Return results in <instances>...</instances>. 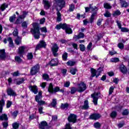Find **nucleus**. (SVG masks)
Wrapping results in <instances>:
<instances>
[{
	"instance_id": "obj_7",
	"label": "nucleus",
	"mask_w": 129,
	"mask_h": 129,
	"mask_svg": "<svg viewBox=\"0 0 129 129\" xmlns=\"http://www.w3.org/2000/svg\"><path fill=\"white\" fill-rule=\"evenodd\" d=\"M85 90H86V85L85 83L81 82L78 85V92L81 93L83 91H85Z\"/></svg>"
},
{
	"instance_id": "obj_16",
	"label": "nucleus",
	"mask_w": 129,
	"mask_h": 129,
	"mask_svg": "<svg viewBox=\"0 0 129 129\" xmlns=\"http://www.w3.org/2000/svg\"><path fill=\"white\" fill-rule=\"evenodd\" d=\"M58 63H59V60L57 58L52 59L49 62L50 66H57L58 65Z\"/></svg>"
},
{
	"instance_id": "obj_19",
	"label": "nucleus",
	"mask_w": 129,
	"mask_h": 129,
	"mask_svg": "<svg viewBox=\"0 0 129 129\" xmlns=\"http://www.w3.org/2000/svg\"><path fill=\"white\" fill-rule=\"evenodd\" d=\"M6 50L5 49L0 50V59L4 60L6 59Z\"/></svg>"
},
{
	"instance_id": "obj_35",
	"label": "nucleus",
	"mask_w": 129,
	"mask_h": 129,
	"mask_svg": "<svg viewBox=\"0 0 129 129\" xmlns=\"http://www.w3.org/2000/svg\"><path fill=\"white\" fill-rule=\"evenodd\" d=\"M76 62L74 61H72V60H69L67 62V64L68 65V66H74L76 64Z\"/></svg>"
},
{
	"instance_id": "obj_62",
	"label": "nucleus",
	"mask_w": 129,
	"mask_h": 129,
	"mask_svg": "<svg viewBox=\"0 0 129 129\" xmlns=\"http://www.w3.org/2000/svg\"><path fill=\"white\" fill-rule=\"evenodd\" d=\"M15 60L16 61H17V62H18L19 63H20V62H22V59L21 58V57L19 56H16Z\"/></svg>"
},
{
	"instance_id": "obj_39",
	"label": "nucleus",
	"mask_w": 129,
	"mask_h": 129,
	"mask_svg": "<svg viewBox=\"0 0 129 129\" xmlns=\"http://www.w3.org/2000/svg\"><path fill=\"white\" fill-rule=\"evenodd\" d=\"M42 77L44 80L46 81H49L50 80V78L49 77V75L47 74H44L42 76Z\"/></svg>"
},
{
	"instance_id": "obj_30",
	"label": "nucleus",
	"mask_w": 129,
	"mask_h": 129,
	"mask_svg": "<svg viewBox=\"0 0 129 129\" xmlns=\"http://www.w3.org/2000/svg\"><path fill=\"white\" fill-rule=\"evenodd\" d=\"M121 6L122 8H127L128 7V4L124 1H121Z\"/></svg>"
},
{
	"instance_id": "obj_1",
	"label": "nucleus",
	"mask_w": 129,
	"mask_h": 129,
	"mask_svg": "<svg viewBox=\"0 0 129 129\" xmlns=\"http://www.w3.org/2000/svg\"><path fill=\"white\" fill-rule=\"evenodd\" d=\"M32 26L33 28L31 29V32L32 33L35 39H39L41 33L40 32L39 25L37 23H35L32 24Z\"/></svg>"
},
{
	"instance_id": "obj_52",
	"label": "nucleus",
	"mask_w": 129,
	"mask_h": 129,
	"mask_svg": "<svg viewBox=\"0 0 129 129\" xmlns=\"http://www.w3.org/2000/svg\"><path fill=\"white\" fill-rule=\"evenodd\" d=\"M18 113H19V111L16 110L14 111L12 113V116H13V117L14 118H16V117H17V115H18Z\"/></svg>"
},
{
	"instance_id": "obj_64",
	"label": "nucleus",
	"mask_w": 129,
	"mask_h": 129,
	"mask_svg": "<svg viewBox=\"0 0 129 129\" xmlns=\"http://www.w3.org/2000/svg\"><path fill=\"white\" fill-rule=\"evenodd\" d=\"M63 86L64 87H68L69 86H70V82H66V83L63 85Z\"/></svg>"
},
{
	"instance_id": "obj_15",
	"label": "nucleus",
	"mask_w": 129,
	"mask_h": 129,
	"mask_svg": "<svg viewBox=\"0 0 129 129\" xmlns=\"http://www.w3.org/2000/svg\"><path fill=\"white\" fill-rule=\"evenodd\" d=\"M101 117V115L98 113L92 114L90 116V119H94V120H97Z\"/></svg>"
},
{
	"instance_id": "obj_60",
	"label": "nucleus",
	"mask_w": 129,
	"mask_h": 129,
	"mask_svg": "<svg viewBox=\"0 0 129 129\" xmlns=\"http://www.w3.org/2000/svg\"><path fill=\"white\" fill-rule=\"evenodd\" d=\"M114 90V88L113 86L110 87L109 90V95H111V94H112V92H113Z\"/></svg>"
},
{
	"instance_id": "obj_23",
	"label": "nucleus",
	"mask_w": 129,
	"mask_h": 129,
	"mask_svg": "<svg viewBox=\"0 0 129 129\" xmlns=\"http://www.w3.org/2000/svg\"><path fill=\"white\" fill-rule=\"evenodd\" d=\"M44 5V9L45 10H49L51 7V5H50V2L47 0L43 1Z\"/></svg>"
},
{
	"instance_id": "obj_47",
	"label": "nucleus",
	"mask_w": 129,
	"mask_h": 129,
	"mask_svg": "<svg viewBox=\"0 0 129 129\" xmlns=\"http://www.w3.org/2000/svg\"><path fill=\"white\" fill-rule=\"evenodd\" d=\"M16 20V15L14 14L13 16L10 17L9 20L11 23H14L15 20Z\"/></svg>"
},
{
	"instance_id": "obj_48",
	"label": "nucleus",
	"mask_w": 129,
	"mask_h": 129,
	"mask_svg": "<svg viewBox=\"0 0 129 129\" xmlns=\"http://www.w3.org/2000/svg\"><path fill=\"white\" fill-rule=\"evenodd\" d=\"M75 9V6L74 4H71L70 5L69 12H73Z\"/></svg>"
},
{
	"instance_id": "obj_33",
	"label": "nucleus",
	"mask_w": 129,
	"mask_h": 129,
	"mask_svg": "<svg viewBox=\"0 0 129 129\" xmlns=\"http://www.w3.org/2000/svg\"><path fill=\"white\" fill-rule=\"evenodd\" d=\"M120 14L121 13L119 10H116L113 12L112 16L113 17H117V16H120Z\"/></svg>"
},
{
	"instance_id": "obj_53",
	"label": "nucleus",
	"mask_w": 129,
	"mask_h": 129,
	"mask_svg": "<svg viewBox=\"0 0 129 129\" xmlns=\"http://www.w3.org/2000/svg\"><path fill=\"white\" fill-rule=\"evenodd\" d=\"M19 123L15 122L12 124L13 128L14 129L19 128Z\"/></svg>"
},
{
	"instance_id": "obj_2",
	"label": "nucleus",
	"mask_w": 129,
	"mask_h": 129,
	"mask_svg": "<svg viewBox=\"0 0 129 129\" xmlns=\"http://www.w3.org/2000/svg\"><path fill=\"white\" fill-rule=\"evenodd\" d=\"M55 28L56 30H60L61 28L62 29V30H65L67 34H70L73 33L72 29H71L70 25H68L66 23L63 24L60 23L56 26Z\"/></svg>"
},
{
	"instance_id": "obj_13",
	"label": "nucleus",
	"mask_w": 129,
	"mask_h": 129,
	"mask_svg": "<svg viewBox=\"0 0 129 129\" xmlns=\"http://www.w3.org/2000/svg\"><path fill=\"white\" fill-rule=\"evenodd\" d=\"M41 99L42 98H41V97H36V99H35V101H36L38 105H40V106L46 104V102H45V101L42 100Z\"/></svg>"
},
{
	"instance_id": "obj_56",
	"label": "nucleus",
	"mask_w": 129,
	"mask_h": 129,
	"mask_svg": "<svg viewBox=\"0 0 129 129\" xmlns=\"http://www.w3.org/2000/svg\"><path fill=\"white\" fill-rule=\"evenodd\" d=\"M129 31V29L125 27H122L121 28V32H123L124 33H127Z\"/></svg>"
},
{
	"instance_id": "obj_59",
	"label": "nucleus",
	"mask_w": 129,
	"mask_h": 129,
	"mask_svg": "<svg viewBox=\"0 0 129 129\" xmlns=\"http://www.w3.org/2000/svg\"><path fill=\"white\" fill-rule=\"evenodd\" d=\"M2 124H3V127H4V128H7L8 127V126H9V123L7 121L3 122L2 123Z\"/></svg>"
},
{
	"instance_id": "obj_44",
	"label": "nucleus",
	"mask_w": 129,
	"mask_h": 129,
	"mask_svg": "<svg viewBox=\"0 0 129 129\" xmlns=\"http://www.w3.org/2000/svg\"><path fill=\"white\" fill-rule=\"evenodd\" d=\"M78 91V89L75 87H72L71 89V94H74L75 92Z\"/></svg>"
},
{
	"instance_id": "obj_29",
	"label": "nucleus",
	"mask_w": 129,
	"mask_h": 129,
	"mask_svg": "<svg viewBox=\"0 0 129 129\" xmlns=\"http://www.w3.org/2000/svg\"><path fill=\"white\" fill-rule=\"evenodd\" d=\"M15 44L19 45L22 43V38L20 36H17V38L15 39Z\"/></svg>"
},
{
	"instance_id": "obj_45",
	"label": "nucleus",
	"mask_w": 129,
	"mask_h": 129,
	"mask_svg": "<svg viewBox=\"0 0 129 129\" xmlns=\"http://www.w3.org/2000/svg\"><path fill=\"white\" fill-rule=\"evenodd\" d=\"M116 115H117V113L114 111H112L110 114V116L112 118H115Z\"/></svg>"
},
{
	"instance_id": "obj_28",
	"label": "nucleus",
	"mask_w": 129,
	"mask_h": 129,
	"mask_svg": "<svg viewBox=\"0 0 129 129\" xmlns=\"http://www.w3.org/2000/svg\"><path fill=\"white\" fill-rule=\"evenodd\" d=\"M104 9L107 10H110L112 7L110 5V4L105 3L103 5Z\"/></svg>"
},
{
	"instance_id": "obj_61",
	"label": "nucleus",
	"mask_w": 129,
	"mask_h": 129,
	"mask_svg": "<svg viewBox=\"0 0 129 129\" xmlns=\"http://www.w3.org/2000/svg\"><path fill=\"white\" fill-rule=\"evenodd\" d=\"M58 119V117L56 115L52 116V121L51 122H53V121H56Z\"/></svg>"
},
{
	"instance_id": "obj_6",
	"label": "nucleus",
	"mask_w": 129,
	"mask_h": 129,
	"mask_svg": "<svg viewBox=\"0 0 129 129\" xmlns=\"http://www.w3.org/2000/svg\"><path fill=\"white\" fill-rule=\"evenodd\" d=\"M40 70V66L39 64H37L35 66L31 68L30 70V74L31 75H36Z\"/></svg>"
},
{
	"instance_id": "obj_4",
	"label": "nucleus",
	"mask_w": 129,
	"mask_h": 129,
	"mask_svg": "<svg viewBox=\"0 0 129 129\" xmlns=\"http://www.w3.org/2000/svg\"><path fill=\"white\" fill-rule=\"evenodd\" d=\"M48 91L49 93H56L58 91H60V88L59 87H56L54 88L53 87V84L50 83L48 88Z\"/></svg>"
},
{
	"instance_id": "obj_11",
	"label": "nucleus",
	"mask_w": 129,
	"mask_h": 129,
	"mask_svg": "<svg viewBox=\"0 0 129 129\" xmlns=\"http://www.w3.org/2000/svg\"><path fill=\"white\" fill-rule=\"evenodd\" d=\"M39 127L41 129H49L48 123L46 121H42L40 122L39 124Z\"/></svg>"
},
{
	"instance_id": "obj_50",
	"label": "nucleus",
	"mask_w": 129,
	"mask_h": 129,
	"mask_svg": "<svg viewBox=\"0 0 129 129\" xmlns=\"http://www.w3.org/2000/svg\"><path fill=\"white\" fill-rule=\"evenodd\" d=\"M21 26L24 29H27L28 28V23L27 22L24 21L22 23Z\"/></svg>"
},
{
	"instance_id": "obj_57",
	"label": "nucleus",
	"mask_w": 129,
	"mask_h": 129,
	"mask_svg": "<svg viewBox=\"0 0 129 129\" xmlns=\"http://www.w3.org/2000/svg\"><path fill=\"white\" fill-rule=\"evenodd\" d=\"M24 81H25V79L24 78H22L19 81H17V84L18 85H20V84H22V83H23Z\"/></svg>"
},
{
	"instance_id": "obj_3",
	"label": "nucleus",
	"mask_w": 129,
	"mask_h": 129,
	"mask_svg": "<svg viewBox=\"0 0 129 129\" xmlns=\"http://www.w3.org/2000/svg\"><path fill=\"white\" fill-rule=\"evenodd\" d=\"M28 14H29L28 12L23 11L22 15H19L18 16V19L15 22V24H21V23H22V20H24L26 17H27Z\"/></svg>"
},
{
	"instance_id": "obj_38",
	"label": "nucleus",
	"mask_w": 129,
	"mask_h": 129,
	"mask_svg": "<svg viewBox=\"0 0 129 129\" xmlns=\"http://www.w3.org/2000/svg\"><path fill=\"white\" fill-rule=\"evenodd\" d=\"M8 5L7 4H6V3L2 4L1 6V9L2 11L4 12V11H5L6 10V9H7V8H8Z\"/></svg>"
},
{
	"instance_id": "obj_18",
	"label": "nucleus",
	"mask_w": 129,
	"mask_h": 129,
	"mask_svg": "<svg viewBox=\"0 0 129 129\" xmlns=\"http://www.w3.org/2000/svg\"><path fill=\"white\" fill-rule=\"evenodd\" d=\"M29 89L30 91L33 92L34 94L38 93V87H37V86H31L29 87Z\"/></svg>"
},
{
	"instance_id": "obj_24",
	"label": "nucleus",
	"mask_w": 129,
	"mask_h": 129,
	"mask_svg": "<svg viewBox=\"0 0 129 129\" xmlns=\"http://www.w3.org/2000/svg\"><path fill=\"white\" fill-rule=\"evenodd\" d=\"M82 38H84V33L82 32H80L78 35H75L74 36L75 40H78V39H81Z\"/></svg>"
},
{
	"instance_id": "obj_49",
	"label": "nucleus",
	"mask_w": 129,
	"mask_h": 129,
	"mask_svg": "<svg viewBox=\"0 0 129 129\" xmlns=\"http://www.w3.org/2000/svg\"><path fill=\"white\" fill-rule=\"evenodd\" d=\"M13 36L14 37H19L18 35H19V30L17 29H15L13 33Z\"/></svg>"
},
{
	"instance_id": "obj_34",
	"label": "nucleus",
	"mask_w": 129,
	"mask_h": 129,
	"mask_svg": "<svg viewBox=\"0 0 129 129\" xmlns=\"http://www.w3.org/2000/svg\"><path fill=\"white\" fill-rule=\"evenodd\" d=\"M5 105V100L3 99L0 100V112L2 113L3 111V106Z\"/></svg>"
},
{
	"instance_id": "obj_17",
	"label": "nucleus",
	"mask_w": 129,
	"mask_h": 129,
	"mask_svg": "<svg viewBox=\"0 0 129 129\" xmlns=\"http://www.w3.org/2000/svg\"><path fill=\"white\" fill-rule=\"evenodd\" d=\"M119 69L121 73H122L123 74H126L127 72V69H126L125 66L121 64L119 67Z\"/></svg>"
},
{
	"instance_id": "obj_32",
	"label": "nucleus",
	"mask_w": 129,
	"mask_h": 129,
	"mask_svg": "<svg viewBox=\"0 0 129 129\" xmlns=\"http://www.w3.org/2000/svg\"><path fill=\"white\" fill-rule=\"evenodd\" d=\"M69 107V104L66 103L64 104L62 103L61 105V109H67Z\"/></svg>"
},
{
	"instance_id": "obj_46",
	"label": "nucleus",
	"mask_w": 129,
	"mask_h": 129,
	"mask_svg": "<svg viewBox=\"0 0 129 129\" xmlns=\"http://www.w3.org/2000/svg\"><path fill=\"white\" fill-rule=\"evenodd\" d=\"M110 61H111V62H113L114 63H116L117 62H119V59L117 57H114V58H111Z\"/></svg>"
},
{
	"instance_id": "obj_63",
	"label": "nucleus",
	"mask_w": 129,
	"mask_h": 129,
	"mask_svg": "<svg viewBox=\"0 0 129 129\" xmlns=\"http://www.w3.org/2000/svg\"><path fill=\"white\" fill-rule=\"evenodd\" d=\"M40 30L42 33H47V28L46 27H42L40 28Z\"/></svg>"
},
{
	"instance_id": "obj_27",
	"label": "nucleus",
	"mask_w": 129,
	"mask_h": 129,
	"mask_svg": "<svg viewBox=\"0 0 129 129\" xmlns=\"http://www.w3.org/2000/svg\"><path fill=\"white\" fill-rule=\"evenodd\" d=\"M9 118H8V115L6 114H3L0 115V120H8Z\"/></svg>"
},
{
	"instance_id": "obj_20",
	"label": "nucleus",
	"mask_w": 129,
	"mask_h": 129,
	"mask_svg": "<svg viewBox=\"0 0 129 129\" xmlns=\"http://www.w3.org/2000/svg\"><path fill=\"white\" fill-rule=\"evenodd\" d=\"M7 93L8 95H10V96H16L17 95L16 92H15L11 88L7 89Z\"/></svg>"
},
{
	"instance_id": "obj_36",
	"label": "nucleus",
	"mask_w": 129,
	"mask_h": 129,
	"mask_svg": "<svg viewBox=\"0 0 129 129\" xmlns=\"http://www.w3.org/2000/svg\"><path fill=\"white\" fill-rule=\"evenodd\" d=\"M104 16L105 18H110L111 17V14L108 11L106 10Z\"/></svg>"
},
{
	"instance_id": "obj_41",
	"label": "nucleus",
	"mask_w": 129,
	"mask_h": 129,
	"mask_svg": "<svg viewBox=\"0 0 129 129\" xmlns=\"http://www.w3.org/2000/svg\"><path fill=\"white\" fill-rule=\"evenodd\" d=\"M34 57L32 52H29L27 54V57L28 60H32Z\"/></svg>"
},
{
	"instance_id": "obj_5",
	"label": "nucleus",
	"mask_w": 129,
	"mask_h": 129,
	"mask_svg": "<svg viewBox=\"0 0 129 129\" xmlns=\"http://www.w3.org/2000/svg\"><path fill=\"white\" fill-rule=\"evenodd\" d=\"M55 4L60 8L59 11H61L63 8H65L66 2L65 0H54Z\"/></svg>"
},
{
	"instance_id": "obj_14",
	"label": "nucleus",
	"mask_w": 129,
	"mask_h": 129,
	"mask_svg": "<svg viewBox=\"0 0 129 129\" xmlns=\"http://www.w3.org/2000/svg\"><path fill=\"white\" fill-rule=\"evenodd\" d=\"M39 43H40L36 46V50H39L40 48H45L46 46V42L44 41V40L40 41Z\"/></svg>"
},
{
	"instance_id": "obj_26",
	"label": "nucleus",
	"mask_w": 129,
	"mask_h": 129,
	"mask_svg": "<svg viewBox=\"0 0 129 129\" xmlns=\"http://www.w3.org/2000/svg\"><path fill=\"white\" fill-rule=\"evenodd\" d=\"M97 13L96 12L93 13L92 15L91 16V17L90 18V22L89 23H90L91 24H92L93 23V22H94V18L95 17V16H96Z\"/></svg>"
},
{
	"instance_id": "obj_12",
	"label": "nucleus",
	"mask_w": 129,
	"mask_h": 129,
	"mask_svg": "<svg viewBox=\"0 0 129 129\" xmlns=\"http://www.w3.org/2000/svg\"><path fill=\"white\" fill-rule=\"evenodd\" d=\"M100 70H101V68L98 69L97 71H96L95 69H91L92 77H94L95 76H96V77L97 78L98 76H99V75H100L101 72ZM97 73H98V75H96Z\"/></svg>"
},
{
	"instance_id": "obj_9",
	"label": "nucleus",
	"mask_w": 129,
	"mask_h": 129,
	"mask_svg": "<svg viewBox=\"0 0 129 129\" xmlns=\"http://www.w3.org/2000/svg\"><path fill=\"white\" fill-rule=\"evenodd\" d=\"M68 120L69 122H73L75 123L77 120V116L75 114H70L68 118Z\"/></svg>"
},
{
	"instance_id": "obj_42",
	"label": "nucleus",
	"mask_w": 129,
	"mask_h": 129,
	"mask_svg": "<svg viewBox=\"0 0 129 129\" xmlns=\"http://www.w3.org/2000/svg\"><path fill=\"white\" fill-rule=\"evenodd\" d=\"M57 105V100L56 99H53L51 103V105L52 107H55Z\"/></svg>"
},
{
	"instance_id": "obj_21",
	"label": "nucleus",
	"mask_w": 129,
	"mask_h": 129,
	"mask_svg": "<svg viewBox=\"0 0 129 129\" xmlns=\"http://www.w3.org/2000/svg\"><path fill=\"white\" fill-rule=\"evenodd\" d=\"M56 21L57 22H61L62 21V16L61 15V13H60V11L58 10V8L56 9Z\"/></svg>"
},
{
	"instance_id": "obj_31",
	"label": "nucleus",
	"mask_w": 129,
	"mask_h": 129,
	"mask_svg": "<svg viewBox=\"0 0 129 129\" xmlns=\"http://www.w3.org/2000/svg\"><path fill=\"white\" fill-rule=\"evenodd\" d=\"M9 43V47H14V42H13V39L12 37H9L7 39Z\"/></svg>"
},
{
	"instance_id": "obj_22",
	"label": "nucleus",
	"mask_w": 129,
	"mask_h": 129,
	"mask_svg": "<svg viewBox=\"0 0 129 129\" xmlns=\"http://www.w3.org/2000/svg\"><path fill=\"white\" fill-rule=\"evenodd\" d=\"M26 49V46H22L19 47L18 54L19 55H23L25 53V50Z\"/></svg>"
},
{
	"instance_id": "obj_54",
	"label": "nucleus",
	"mask_w": 129,
	"mask_h": 129,
	"mask_svg": "<svg viewBox=\"0 0 129 129\" xmlns=\"http://www.w3.org/2000/svg\"><path fill=\"white\" fill-rule=\"evenodd\" d=\"M80 51L82 52H84L85 51V46L83 44H80L79 45Z\"/></svg>"
},
{
	"instance_id": "obj_37",
	"label": "nucleus",
	"mask_w": 129,
	"mask_h": 129,
	"mask_svg": "<svg viewBox=\"0 0 129 129\" xmlns=\"http://www.w3.org/2000/svg\"><path fill=\"white\" fill-rule=\"evenodd\" d=\"M62 60L63 61H67V58H68V53L67 52H64L62 55Z\"/></svg>"
},
{
	"instance_id": "obj_55",
	"label": "nucleus",
	"mask_w": 129,
	"mask_h": 129,
	"mask_svg": "<svg viewBox=\"0 0 129 129\" xmlns=\"http://www.w3.org/2000/svg\"><path fill=\"white\" fill-rule=\"evenodd\" d=\"M12 104H13V102L8 100L7 102V108H10L11 106H12Z\"/></svg>"
},
{
	"instance_id": "obj_43",
	"label": "nucleus",
	"mask_w": 129,
	"mask_h": 129,
	"mask_svg": "<svg viewBox=\"0 0 129 129\" xmlns=\"http://www.w3.org/2000/svg\"><path fill=\"white\" fill-rule=\"evenodd\" d=\"M94 126L95 127V128H100V127L101 126V124L99 123V122H96L94 123Z\"/></svg>"
},
{
	"instance_id": "obj_10",
	"label": "nucleus",
	"mask_w": 129,
	"mask_h": 129,
	"mask_svg": "<svg viewBox=\"0 0 129 129\" xmlns=\"http://www.w3.org/2000/svg\"><path fill=\"white\" fill-rule=\"evenodd\" d=\"M99 95V93H94L91 95L93 98V102L94 105H97V101H98V96Z\"/></svg>"
},
{
	"instance_id": "obj_51",
	"label": "nucleus",
	"mask_w": 129,
	"mask_h": 129,
	"mask_svg": "<svg viewBox=\"0 0 129 129\" xmlns=\"http://www.w3.org/2000/svg\"><path fill=\"white\" fill-rule=\"evenodd\" d=\"M117 47H118V48H119V49L122 50V49H123V48H124V45L122 43L120 42L118 44Z\"/></svg>"
},
{
	"instance_id": "obj_8",
	"label": "nucleus",
	"mask_w": 129,
	"mask_h": 129,
	"mask_svg": "<svg viewBox=\"0 0 129 129\" xmlns=\"http://www.w3.org/2000/svg\"><path fill=\"white\" fill-rule=\"evenodd\" d=\"M59 49V47H58V45L57 44L54 43L52 45V47L51 48V50L53 53V55L54 57H57L58 56V50Z\"/></svg>"
},
{
	"instance_id": "obj_58",
	"label": "nucleus",
	"mask_w": 129,
	"mask_h": 129,
	"mask_svg": "<svg viewBox=\"0 0 129 129\" xmlns=\"http://www.w3.org/2000/svg\"><path fill=\"white\" fill-rule=\"evenodd\" d=\"M90 10H91V11H94V8H92V7H86L85 8V11H86V13H88V12H89V11H90Z\"/></svg>"
},
{
	"instance_id": "obj_40",
	"label": "nucleus",
	"mask_w": 129,
	"mask_h": 129,
	"mask_svg": "<svg viewBox=\"0 0 129 129\" xmlns=\"http://www.w3.org/2000/svg\"><path fill=\"white\" fill-rule=\"evenodd\" d=\"M76 72H77V69L73 68L70 69V73H71L72 75H75V74H76Z\"/></svg>"
},
{
	"instance_id": "obj_25",
	"label": "nucleus",
	"mask_w": 129,
	"mask_h": 129,
	"mask_svg": "<svg viewBox=\"0 0 129 129\" xmlns=\"http://www.w3.org/2000/svg\"><path fill=\"white\" fill-rule=\"evenodd\" d=\"M88 108H89L88 100H85L84 102V105L82 107V109H88Z\"/></svg>"
}]
</instances>
